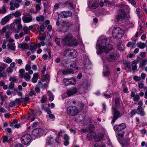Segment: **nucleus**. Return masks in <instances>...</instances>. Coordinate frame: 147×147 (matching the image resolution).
<instances>
[{"label": "nucleus", "instance_id": "nucleus-1", "mask_svg": "<svg viewBox=\"0 0 147 147\" xmlns=\"http://www.w3.org/2000/svg\"><path fill=\"white\" fill-rule=\"evenodd\" d=\"M101 40L100 44L96 47L97 54L101 55L103 63L106 60L109 62H115L118 58L119 54L115 52L109 53L113 49V46L108 43L110 41V39L104 37Z\"/></svg>", "mask_w": 147, "mask_h": 147}, {"label": "nucleus", "instance_id": "nucleus-2", "mask_svg": "<svg viewBox=\"0 0 147 147\" xmlns=\"http://www.w3.org/2000/svg\"><path fill=\"white\" fill-rule=\"evenodd\" d=\"M112 33L113 38L116 39L121 38L125 33L124 30L119 27L114 28Z\"/></svg>", "mask_w": 147, "mask_h": 147}, {"label": "nucleus", "instance_id": "nucleus-3", "mask_svg": "<svg viewBox=\"0 0 147 147\" xmlns=\"http://www.w3.org/2000/svg\"><path fill=\"white\" fill-rule=\"evenodd\" d=\"M67 114L70 116H74L79 112L78 109L76 106H70L67 109Z\"/></svg>", "mask_w": 147, "mask_h": 147}, {"label": "nucleus", "instance_id": "nucleus-4", "mask_svg": "<svg viewBox=\"0 0 147 147\" xmlns=\"http://www.w3.org/2000/svg\"><path fill=\"white\" fill-rule=\"evenodd\" d=\"M112 111L113 114V118L111 121V123H113L115 121L121 116V113L116 107L112 108Z\"/></svg>", "mask_w": 147, "mask_h": 147}, {"label": "nucleus", "instance_id": "nucleus-5", "mask_svg": "<svg viewBox=\"0 0 147 147\" xmlns=\"http://www.w3.org/2000/svg\"><path fill=\"white\" fill-rule=\"evenodd\" d=\"M125 15V12L123 10L119 9L116 18L117 22L119 23L123 22L124 20Z\"/></svg>", "mask_w": 147, "mask_h": 147}, {"label": "nucleus", "instance_id": "nucleus-6", "mask_svg": "<svg viewBox=\"0 0 147 147\" xmlns=\"http://www.w3.org/2000/svg\"><path fill=\"white\" fill-rule=\"evenodd\" d=\"M31 139V135L29 134H26L22 137L21 140L22 144L27 145L29 143Z\"/></svg>", "mask_w": 147, "mask_h": 147}, {"label": "nucleus", "instance_id": "nucleus-7", "mask_svg": "<svg viewBox=\"0 0 147 147\" xmlns=\"http://www.w3.org/2000/svg\"><path fill=\"white\" fill-rule=\"evenodd\" d=\"M99 6L98 0H90L88 5L89 8L95 9Z\"/></svg>", "mask_w": 147, "mask_h": 147}, {"label": "nucleus", "instance_id": "nucleus-8", "mask_svg": "<svg viewBox=\"0 0 147 147\" xmlns=\"http://www.w3.org/2000/svg\"><path fill=\"white\" fill-rule=\"evenodd\" d=\"M9 5V9L11 10H15L16 8H18L20 6L19 3L16 2V1L14 0H12L10 2Z\"/></svg>", "mask_w": 147, "mask_h": 147}, {"label": "nucleus", "instance_id": "nucleus-9", "mask_svg": "<svg viewBox=\"0 0 147 147\" xmlns=\"http://www.w3.org/2000/svg\"><path fill=\"white\" fill-rule=\"evenodd\" d=\"M126 127L125 124L124 123H122L119 125H115L113 127V128L115 131H120L123 130Z\"/></svg>", "mask_w": 147, "mask_h": 147}, {"label": "nucleus", "instance_id": "nucleus-10", "mask_svg": "<svg viewBox=\"0 0 147 147\" xmlns=\"http://www.w3.org/2000/svg\"><path fill=\"white\" fill-rule=\"evenodd\" d=\"M72 36L71 34L65 35L62 38V40L63 41V45H68L72 38Z\"/></svg>", "mask_w": 147, "mask_h": 147}, {"label": "nucleus", "instance_id": "nucleus-11", "mask_svg": "<svg viewBox=\"0 0 147 147\" xmlns=\"http://www.w3.org/2000/svg\"><path fill=\"white\" fill-rule=\"evenodd\" d=\"M64 82L66 86H68L70 85L75 84L76 83V81L74 78L70 79H64Z\"/></svg>", "mask_w": 147, "mask_h": 147}, {"label": "nucleus", "instance_id": "nucleus-12", "mask_svg": "<svg viewBox=\"0 0 147 147\" xmlns=\"http://www.w3.org/2000/svg\"><path fill=\"white\" fill-rule=\"evenodd\" d=\"M78 92L77 88L75 87H73L68 89L67 91V94L68 96H71L76 94Z\"/></svg>", "mask_w": 147, "mask_h": 147}, {"label": "nucleus", "instance_id": "nucleus-13", "mask_svg": "<svg viewBox=\"0 0 147 147\" xmlns=\"http://www.w3.org/2000/svg\"><path fill=\"white\" fill-rule=\"evenodd\" d=\"M11 14H9L5 16L4 18H3L1 22V25H5L7 22H8L10 19L11 18Z\"/></svg>", "mask_w": 147, "mask_h": 147}, {"label": "nucleus", "instance_id": "nucleus-14", "mask_svg": "<svg viewBox=\"0 0 147 147\" xmlns=\"http://www.w3.org/2000/svg\"><path fill=\"white\" fill-rule=\"evenodd\" d=\"M60 15L62 18H65L71 16L72 12L70 11H64L61 13Z\"/></svg>", "mask_w": 147, "mask_h": 147}, {"label": "nucleus", "instance_id": "nucleus-15", "mask_svg": "<svg viewBox=\"0 0 147 147\" xmlns=\"http://www.w3.org/2000/svg\"><path fill=\"white\" fill-rule=\"evenodd\" d=\"M69 29V26L65 22H64L61 26V29L59 30L60 32H66Z\"/></svg>", "mask_w": 147, "mask_h": 147}, {"label": "nucleus", "instance_id": "nucleus-16", "mask_svg": "<svg viewBox=\"0 0 147 147\" xmlns=\"http://www.w3.org/2000/svg\"><path fill=\"white\" fill-rule=\"evenodd\" d=\"M90 84L86 82H84L80 84V88L84 91L88 89V87L90 86Z\"/></svg>", "mask_w": 147, "mask_h": 147}, {"label": "nucleus", "instance_id": "nucleus-17", "mask_svg": "<svg viewBox=\"0 0 147 147\" xmlns=\"http://www.w3.org/2000/svg\"><path fill=\"white\" fill-rule=\"evenodd\" d=\"M22 20L24 23H27L30 22L32 21V18L31 16H23Z\"/></svg>", "mask_w": 147, "mask_h": 147}, {"label": "nucleus", "instance_id": "nucleus-18", "mask_svg": "<svg viewBox=\"0 0 147 147\" xmlns=\"http://www.w3.org/2000/svg\"><path fill=\"white\" fill-rule=\"evenodd\" d=\"M103 67V74L104 76L108 77L110 74V72L108 69V66L104 65Z\"/></svg>", "mask_w": 147, "mask_h": 147}, {"label": "nucleus", "instance_id": "nucleus-19", "mask_svg": "<svg viewBox=\"0 0 147 147\" xmlns=\"http://www.w3.org/2000/svg\"><path fill=\"white\" fill-rule=\"evenodd\" d=\"M43 132V131L42 129L37 128L34 129L32 131V134L34 136H37Z\"/></svg>", "mask_w": 147, "mask_h": 147}, {"label": "nucleus", "instance_id": "nucleus-20", "mask_svg": "<svg viewBox=\"0 0 147 147\" xmlns=\"http://www.w3.org/2000/svg\"><path fill=\"white\" fill-rule=\"evenodd\" d=\"M131 96L133 97V99L134 101H138L140 98V96L139 95H136L135 93L133 92L131 93Z\"/></svg>", "mask_w": 147, "mask_h": 147}, {"label": "nucleus", "instance_id": "nucleus-21", "mask_svg": "<svg viewBox=\"0 0 147 147\" xmlns=\"http://www.w3.org/2000/svg\"><path fill=\"white\" fill-rule=\"evenodd\" d=\"M78 45V42L77 40L75 38H73V36L71 40L69 43L68 46H76Z\"/></svg>", "mask_w": 147, "mask_h": 147}, {"label": "nucleus", "instance_id": "nucleus-22", "mask_svg": "<svg viewBox=\"0 0 147 147\" xmlns=\"http://www.w3.org/2000/svg\"><path fill=\"white\" fill-rule=\"evenodd\" d=\"M29 46L28 44L26 43H23L19 44L18 45V48L25 50L28 48Z\"/></svg>", "mask_w": 147, "mask_h": 147}, {"label": "nucleus", "instance_id": "nucleus-23", "mask_svg": "<svg viewBox=\"0 0 147 147\" xmlns=\"http://www.w3.org/2000/svg\"><path fill=\"white\" fill-rule=\"evenodd\" d=\"M22 12L20 10H18L15 12H12L11 14L15 18H20L22 15Z\"/></svg>", "mask_w": 147, "mask_h": 147}, {"label": "nucleus", "instance_id": "nucleus-24", "mask_svg": "<svg viewBox=\"0 0 147 147\" xmlns=\"http://www.w3.org/2000/svg\"><path fill=\"white\" fill-rule=\"evenodd\" d=\"M139 61L138 60H135L133 61L131 66L132 67V70L135 71L136 70L137 68V64L138 63Z\"/></svg>", "mask_w": 147, "mask_h": 147}, {"label": "nucleus", "instance_id": "nucleus-25", "mask_svg": "<svg viewBox=\"0 0 147 147\" xmlns=\"http://www.w3.org/2000/svg\"><path fill=\"white\" fill-rule=\"evenodd\" d=\"M39 74L38 73H35L33 74V77L32 79V81L34 83L37 82Z\"/></svg>", "mask_w": 147, "mask_h": 147}, {"label": "nucleus", "instance_id": "nucleus-26", "mask_svg": "<svg viewBox=\"0 0 147 147\" xmlns=\"http://www.w3.org/2000/svg\"><path fill=\"white\" fill-rule=\"evenodd\" d=\"M8 49H10L12 51H15L16 50V46L14 43H9L7 45Z\"/></svg>", "mask_w": 147, "mask_h": 147}, {"label": "nucleus", "instance_id": "nucleus-27", "mask_svg": "<svg viewBox=\"0 0 147 147\" xmlns=\"http://www.w3.org/2000/svg\"><path fill=\"white\" fill-rule=\"evenodd\" d=\"M69 56L73 58H76L77 55V53L76 51L74 49H71V51L69 53Z\"/></svg>", "mask_w": 147, "mask_h": 147}, {"label": "nucleus", "instance_id": "nucleus-28", "mask_svg": "<svg viewBox=\"0 0 147 147\" xmlns=\"http://www.w3.org/2000/svg\"><path fill=\"white\" fill-rule=\"evenodd\" d=\"M103 138V135L102 133L98 134L95 137V139L97 141H99Z\"/></svg>", "mask_w": 147, "mask_h": 147}, {"label": "nucleus", "instance_id": "nucleus-29", "mask_svg": "<svg viewBox=\"0 0 147 147\" xmlns=\"http://www.w3.org/2000/svg\"><path fill=\"white\" fill-rule=\"evenodd\" d=\"M137 110L140 113L139 114L140 115L142 116L145 115L144 111L141 106H138L137 108Z\"/></svg>", "mask_w": 147, "mask_h": 147}, {"label": "nucleus", "instance_id": "nucleus-30", "mask_svg": "<svg viewBox=\"0 0 147 147\" xmlns=\"http://www.w3.org/2000/svg\"><path fill=\"white\" fill-rule=\"evenodd\" d=\"M64 4L70 8L73 9L74 8L73 3L72 1H66L65 2Z\"/></svg>", "mask_w": 147, "mask_h": 147}, {"label": "nucleus", "instance_id": "nucleus-31", "mask_svg": "<svg viewBox=\"0 0 147 147\" xmlns=\"http://www.w3.org/2000/svg\"><path fill=\"white\" fill-rule=\"evenodd\" d=\"M62 73L64 75H66L68 74H73L74 71L73 70L70 69H63L62 70Z\"/></svg>", "mask_w": 147, "mask_h": 147}, {"label": "nucleus", "instance_id": "nucleus-32", "mask_svg": "<svg viewBox=\"0 0 147 147\" xmlns=\"http://www.w3.org/2000/svg\"><path fill=\"white\" fill-rule=\"evenodd\" d=\"M7 64L2 62H0V73L3 71L7 67Z\"/></svg>", "mask_w": 147, "mask_h": 147}, {"label": "nucleus", "instance_id": "nucleus-33", "mask_svg": "<svg viewBox=\"0 0 147 147\" xmlns=\"http://www.w3.org/2000/svg\"><path fill=\"white\" fill-rule=\"evenodd\" d=\"M147 64V59H142L141 60L140 62L139 66L140 67H143L145 66Z\"/></svg>", "mask_w": 147, "mask_h": 147}, {"label": "nucleus", "instance_id": "nucleus-34", "mask_svg": "<svg viewBox=\"0 0 147 147\" xmlns=\"http://www.w3.org/2000/svg\"><path fill=\"white\" fill-rule=\"evenodd\" d=\"M23 78L26 81H29L31 78L30 76L28 73H25L23 74Z\"/></svg>", "mask_w": 147, "mask_h": 147}, {"label": "nucleus", "instance_id": "nucleus-35", "mask_svg": "<svg viewBox=\"0 0 147 147\" xmlns=\"http://www.w3.org/2000/svg\"><path fill=\"white\" fill-rule=\"evenodd\" d=\"M48 95L49 96V100L50 101H53L54 98V96L53 93L50 91H49L47 92Z\"/></svg>", "mask_w": 147, "mask_h": 147}, {"label": "nucleus", "instance_id": "nucleus-36", "mask_svg": "<svg viewBox=\"0 0 147 147\" xmlns=\"http://www.w3.org/2000/svg\"><path fill=\"white\" fill-rule=\"evenodd\" d=\"M7 12V9L6 7L3 5L1 8H0V13L4 14Z\"/></svg>", "mask_w": 147, "mask_h": 147}, {"label": "nucleus", "instance_id": "nucleus-37", "mask_svg": "<svg viewBox=\"0 0 147 147\" xmlns=\"http://www.w3.org/2000/svg\"><path fill=\"white\" fill-rule=\"evenodd\" d=\"M24 101V98H18L15 99L14 101V103H16V105H17L21 102H22Z\"/></svg>", "mask_w": 147, "mask_h": 147}, {"label": "nucleus", "instance_id": "nucleus-38", "mask_svg": "<svg viewBox=\"0 0 147 147\" xmlns=\"http://www.w3.org/2000/svg\"><path fill=\"white\" fill-rule=\"evenodd\" d=\"M37 45L36 44L31 45L30 48V49L32 51V53H33L34 51L37 48Z\"/></svg>", "mask_w": 147, "mask_h": 147}, {"label": "nucleus", "instance_id": "nucleus-39", "mask_svg": "<svg viewBox=\"0 0 147 147\" xmlns=\"http://www.w3.org/2000/svg\"><path fill=\"white\" fill-rule=\"evenodd\" d=\"M70 69L73 70L74 71V70L77 69V67L76 64L75 62H74L72 64H70Z\"/></svg>", "mask_w": 147, "mask_h": 147}, {"label": "nucleus", "instance_id": "nucleus-40", "mask_svg": "<svg viewBox=\"0 0 147 147\" xmlns=\"http://www.w3.org/2000/svg\"><path fill=\"white\" fill-rule=\"evenodd\" d=\"M25 70L23 69H21L19 70V72L20 74L19 75V77L20 78H23L24 73V72Z\"/></svg>", "mask_w": 147, "mask_h": 147}, {"label": "nucleus", "instance_id": "nucleus-41", "mask_svg": "<svg viewBox=\"0 0 147 147\" xmlns=\"http://www.w3.org/2000/svg\"><path fill=\"white\" fill-rule=\"evenodd\" d=\"M36 19L37 21L38 22L40 21H44V17L42 15H41L39 16H37Z\"/></svg>", "mask_w": 147, "mask_h": 147}, {"label": "nucleus", "instance_id": "nucleus-42", "mask_svg": "<svg viewBox=\"0 0 147 147\" xmlns=\"http://www.w3.org/2000/svg\"><path fill=\"white\" fill-rule=\"evenodd\" d=\"M146 44V43L140 42L138 44V47L141 49H143L145 47Z\"/></svg>", "mask_w": 147, "mask_h": 147}, {"label": "nucleus", "instance_id": "nucleus-43", "mask_svg": "<svg viewBox=\"0 0 147 147\" xmlns=\"http://www.w3.org/2000/svg\"><path fill=\"white\" fill-rule=\"evenodd\" d=\"M45 26L43 25H41L40 27L38 26V29L40 32H43L45 30Z\"/></svg>", "mask_w": 147, "mask_h": 147}, {"label": "nucleus", "instance_id": "nucleus-44", "mask_svg": "<svg viewBox=\"0 0 147 147\" xmlns=\"http://www.w3.org/2000/svg\"><path fill=\"white\" fill-rule=\"evenodd\" d=\"M23 30L24 31L25 34H28L30 32V30H29L28 27L26 26H24L23 28Z\"/></svg>", "mask_w": 147, "mask_h": 147}, {"label": "nucleus", "instance_id": "nucleus-45", "mask_svg": "<svg viewBox=\"0 0 147 147\" xmlns=\"http://www.w3.org/2000/svg\"><path fill=\"white\" fill-rule=\"evenodd\" d=\"M71 49H67L65 50L64 52V55L69 56V53L71 51Z\"/></svg>", "mask_w": 147, "mask_h": 147}, {"label": "nucleus", "instance_id": "nucleus-46", "mask_svg": "<svg viewBox=\"0 0 147 147\" xmlns=\"http://www.w3.org/2000/svg\"><path fill=\"white\" fill-rule=\"evenodd\" d=\"M117 48L120 51H122L123 49V46L122 45H120V42H118L117 43Z\"/></svg>", "mask_w": 147, "mask_h": 147}, {"label": "nucleus", "instance_id": "nucleus-47", "mask_svg": "<svg viewBox=\"0 0 147 147\" xmlns=\"http://www.w3.org/2000/svg\"><path fill=\"white\" fill-rule=\"evenodd\" d=\"M77 108L78 109L79 111H82L83 107V105L81 103H79L77 106Z\"/></svg>", "mask_w": 147, "mask_h": 147}, {"label": "nucleus", "instance_id": "nucleus-48", "mask_svg": "<svg viewBox=\"0 0 147 147\" xmlns=\"http://www.w3.org/2000/svg\"><path fill=\"white\" fill-rule=\"evenodd\" d=\"M115 105L117 107H119L120 105V101L119 99L118 98H116L115 100Z\"/></svg>", "mask_w": 147, "mask_h": 147}, {"label": "nucleus", "instance_id": "nucleus-49", "mask_svg": "<svg viewBox=\"0 0 147 147\" xmlns=\"http://www.w3.org/2000/svg\"><path fill=\"white\" fill-rule=\"evenodd\" d=\"M15 20V24L17 25L21 24V19L20 18H18Z\"/></svg>", "mask_w": 147, "mask_h": 147}, {"label": "nucleus", "instance_id": "nucleus-50", "mask_svg": "<svg viewBox=\"0 0 147 147\" xmlns=\"http://www.w3.org/2000/svg\"><path fill=\"white\" fill-rule=\"evenodd\" d=\"M12 59L10 58L9 57H7L5 59L4 62L8 64H9L12 62Z\"/></svg>", "mask_w": 147, "mask_h": 147}, {"label": "nucleus", "instance_id": "nucleus-51", "mask_svg": "<svg viewBox=\"0 0 147 147\" xmlns=\"http://www.w3.org/2000/svg\"><path fill=\"white\" fill-rule=\"evenodd\" d=\"M47 97L45 95H43L40 100V102L41 103H43L45 102L47 100Z\"/></svg>", "mask_w": 147, "mask_h": 147}, {"label": "nucleus", "instance_id": "nucleus-52", "mask_svg": "<svg viewBox=\"0 0 147 147\" xmlns=\"http://www.w3.org/2000/svg\"><path fill=\"white\" fill-rule=\"evenodd\" d=\"M10 141V139L8 140V137L7 136H5L3 138V142L4 143L9 142Z\"/></svg>", "mask_w": 147, "mask_h": 147}, {"label": "nucleus", "instance_id": "nucleus-53", "mask_svg": "<svg viewBox=\"0 0 147 147\" xmlns=\"http://www.w3.org/2000/svg\"><path fill=\"white\" fill-rule=\"evenodd\" d=\"M54 140H53V138H50L47 139V143L48 144H51L54 141Z\"/></svg>", "mask_w": 147, "mask_h": 147}, {"label": "nucleus", "instance_id": "nucleus-54", "mask_svg": "<svg viewBox=\"0 0 147 147\" xmlns=\"http://www.w3.org/2000/svg\"><path fill=\"white\" fill-rule=\"evenodd\" d=\"M55 41L58 46L61 47L60 42V39L59 38L56 37L55 39Z\"/></svg>", "mask_w": 147, "mask_h": 147}, {"label": "nucleus", "instance_id": "nucleus-55", "mask_svg": "<svg viewBox=\"0 0 147 147\" xmlns=\"http://www.w3.org/2000/svg\"><path fill=\"white\" fill-rule=\"evenodd\" d=\"M136 11L137 12L136 14H137L138 17L139 18H140L142 16L140 13V9L138 8H137L136 9Z\"/></svg>", "mask_w": 147, "mask_h": 147}, {"label": "nucleus", "instance_id": "nucleus-56", "mask_svg": "<svg viewBox=\"0 0 147 147\" xmlns=\"http://www.w3.org/2000/svg\"><path fill=\"white\" fill-rule=\"evenodd\" d=\"M133 79L136 82H138L140 80L141 78L140 77L135 76H134Z\"/></svg>", "mask_w": 147, "mask_h": 147}, {"label": "nucleus", "instance_id": "nucleus-57", "mask_svg": "<svg viewBox=\"0 0 147 147\" xmlns=\"http://www.w3.org/2000/svg\"><path fill=\"white\" fill-rule=\"evenodd\" d=\"M6 71L7 73H12L13 71V69H12L11 67H9L7 68Z\"/></svg>", "mask_w": 147, "mask_h": 147}, {"label": "nucleus", "instance_id": "nucleus-58", "mask_svg": "<svg viewBox=\"0 0 147 147\" xmlns=\"http://www.w3.org/2000/svg\"><path fill=\"white\" fill-rule=\"evenodd\" d=\"M7 76V74L5 72H1L0 73V77L6 78Z\"/></svg>", "mask_w": 147, "mask_h": 147}, {"label": "nucleus", "instance_id": "nucleus-59", "mask_svg": "<svg viewBox=\"0 0 147 147\" xmlns=\"http://www.w3.org/2000/svg\"><path fill=\"white\" fill-rule=\"evenodd\" d=\"M15 124L14 127L16 128H19L20 127V125L18 124V122L16 120H14Z\"/></svg>", "mask_w": 147, "mask_h": 147}, {"label": "nucleus", "instance_id": "nucleus-60", "mask_svg": "<svg viewBox=\"0 0 147 147\" xmlns=\"http://www.w3.org/2000/svg\"><path fill=\"white\" fill-rule=\"evenodd\" d=\"M6 28L5 27H4L1 30H0V34L2 35L3 33L6 32Z\"/></svg>", "mask_w": 147, "mask_h": 147}, {"label": "nucleus", "instance_id": "nucleus-61", "mask_svg": "<svg viewBox=\"0 0 147 147\" xmlns=\"http://www.w3.org/2000/svg\"><path fill=\"white\" fill-rule=\"evenodd\" d=\"M49 78V76L48 75H45L43 76V81H45V80L48 79Z\"/></svg>", "mask_w": 147, "mask_h": 147}, {"label": "nucleus", "instance_id": "nucleus-62", "mask_svg": "<svg viewBox=\"0 0 147 147\" xmlns=\"http://www.w3.org/2000/svg\"><path fill=\"white\" fill-rule=\"evenodd\" d=\"M14 86V83L13 82H11L9 86V88L10 89H13Z\"/></svg>", "mask_w": 147, "mask_h": 147}, {"label": "nucleus", "instance_id": "nucleus-63", "mask_svg": "<svg viewBox=\"0 0 147 147\" xmlns=\"http://www.w3.org/2000/svg\"><path fill=\"white\" fill-rule=\"evenodd\" d=\"M132 5L134 6L136 5L135 1L134 0H127Z\"/></svg>", "mask_w": 147, "mask_h": 147}, {"label": "nucleus", "instance_id": "nucleus-64", "mask_svg": "<svg viewBox=\"0 0 147 147\" xmlns=\"http://www.w3.org/2000/svg\"><path fill=\"white\" fill-rule=\"evenodd\" d=\"M7 98V96L6 95L2 96L1 97V101L3 102Z\"/></svg>", "mask_w": 147, "mask_h": 147}]
</instances>
